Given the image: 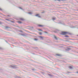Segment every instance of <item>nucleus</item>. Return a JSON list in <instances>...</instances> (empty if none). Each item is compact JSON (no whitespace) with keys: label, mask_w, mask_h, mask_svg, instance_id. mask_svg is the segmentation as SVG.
Here are the masks:
<instances>
[{"label":"nucleus","mask_w":78,"mask_h":78,"mask_svg":"<svg viewBox=\"0 0 78 78\" xmlns=\"http://www.w3.org/2000/svg\"><path fill=\"white\" fill-rule=\"evenodd\" d=\"M68 34L69 33L67 32L63 31L62 32L61 34H62V35H66Z\"/></svg>","instance_id":"nucleus-1"},{"label":"nucleus","mask_w":78,"mask_h":78,"mask_svg":"<svg viewBox=\"0 0 78 78\" xmlns=\"http://www.w3.org/2000/svg\"><path fill=\"white\" fill-rule=\"evenodd\" d=\"M54 38L55 40H58L59 38L58 37H57L55 36H54Z\"/></svg>","instance_id":"nucleus-2"},{"label":"nucleus","mask_w":78,"mask_h":78,"mask_svg":"<svg viewBox=\"0 0 78 78\" xmlns=\"http://www.w3.org/2000/svg\"><path fill=\"white\" fill-rule=\"evenodd\" d=\"M10 67L12 68L13 69H14V68H15V66H14V65H11L10 66Z\"/></svg>","instance_id":"nucleus-3"},{"label":"nucleus","mask_w":78,"mask_h":78,"mask_svg":"<svg viewBox=\"0 0 78 78\" xmlns=\"http://www.w3.org/2000/svg\"><path fill=\"white\" fill-rule=\"evenodd\" d=\"M21 35L23 36H27V34H21Z\"/></svg>","instance_id":"nucleus-4"},{"label":"nucleus","mask_w":78,"mask_h":78,"mask_svg":"<svg viewBox=\"0 0 78 78\" xmlns=\"http://www.w3.org/2000/svg\"><path fill=\"white\" fill-rule=\"evenodd\" d=\"M70 50V49L69 48H67V49L66 50V51H69Z\"/></svg>","instance_id":"nucleus-5"},{"label":"nucleus","mask_w":78,"mask_h":78,"mask_svg":"<svg viewBox=\"0 0 78 78\" xmlns=\"http://www.w3.org/2000/svg\"><path fill=\"white\" fill-rule=\"evenodd\" d=\"M35 16H37L38 17H39V18H40L41 16H39V14H37L35 15Z\"/></svg>","instance_id":"nucleus-6"},{"label":"nucleus","mask_w":78,"mask_h":78,"mask_svg":"<svg viewBox=\"0 0 78 78\" xmlns=\"http://www.w3.org/2000/svg\"><path fill=\"white\" fill-rule=\"evenodd\" d=\"M20 20H22V21H23V20H24V19H23V18H20Z\"/></svg>","instance_id":"nucleus-7"},{"label":"nucleus","mask_w":78,"mask_h":78,"mask_svg":"<svg viewBox=\"0 0 78 78\" xmlns=\"http://www.w3.org/2000/svg\"><path fill=\"white\" fill-rule=\"evenodd\" d=\"M56 20V18L55 17H53L52 18L53 20Z\"/></svg>","instance_id":"nucleus-8"},{"label":"nucleus","mask_w":78,"mask_h":78,"mask_svg":"<svg viewBox=\"0 0 78 78\" xmlns=\"http://www.w3.org/2000/svg\"><path fill=\"white\" fill-rule=\"evenodd\" d=\"M69 68L70 69H73V67L71 66H69Z\"/></svg>","instance_id":"nucleus-9"},{"label":"nucleus","mask_w":78,"mask_h":78,"mask_svg":"<svg viewBox=\"0 0 78 78\" xmlns=\"http://www.w3.org/2000/svg\"><path fill=\"white\" fill-rule=\"evenodd\" d=\"M9 28H10V27H5V29H9Z\"/></svg>","instance_id":"nucleus-10"},{"label":"nucleus","mask_w":78,"mask_h":78,"mask_svg":"<svg viewBox=\"0 0 78 78\" xmlns=\"http://www.w3.org/2000/svg\"><path fill=\"white\" fill-rule=\"evenodd\" d=\"M56 56H61V55L59 54H56Z\"/></svg>","instance_id":"nucleus-11"},{"label":"nucleus","mask_w":78,"mask_h":78,"mask_svg":"<svg viewBox=\"0 0 78 78\" xmlns=\"http://www.w3.org/2000/svg\"><path fill=\"white\" fill-rule=\"evenodd\" d=\"M38 27H44V26L42 25H38Z\"/></svg>","instance_id":"nucleus-12"},{"label":"nucleus","mask_w":78,"mask_h":78,"mask_svg":"<svg viewBox=\"0 0 78 78\" xmlns=\"http://www.w3.org/2000/svg\"><path fill=\"white\" fill-rule=\"evenodd\" d=\"M48 75H49V76H53V75H51L50 74H48Z\"/></svg>","instance_id":"nucleus-13"},{"label":"nucleus","mask_w":78,"mask_h":78,"mask_svg":"<svg viewBox=\"0 0 78 78\" xmlns=\"http://www.w3.org/2000/svg\"><path fill=\"white\" fill-rule=\"evenodd\" d=\"M18 22L19 23H20V24L22 23V22L20 21H18Z\"/></svg>","instance_id":"nucleus-14"},{"label":"nucleus","mask_w":78,"mask_h":78,"mask_svg":"<svg viewBox=\"0 0 78 78\" xmlns=\"http://www.w3.org/2000/svg\"><path fill=\"white\" fill-rule=\"evenodd\" d=\"M34 40L35 41H37V40H38V39H37V38H35V39H34Z\"/></svg>","instance_id":"nucleus-15"},{"label":"nucleus","mask_w":78,"mask_h":78,"mask_svg":"<svg viewBox=\"0 0 78 78\" xmlns=\"http://www.w3.org/2000/svg\"><path fill=\"white\" fill-rule=\"evenodd\" d=\"M19 8L20 9H22V10H23V8H22L21 7H19Z\"/></svg>","instance_id":"nucleus-16"},{"label":"nucleus","mask_w":78,"mask_h":78,"mask_svg":"<svg viewBox=\"0 0 78 78\" xmlns=\"http://www.w3.org/2000/svg\"><path fill=\"white\" fill-rule=\"evenodd\" d=\"M28 14H32V13L31 12H29L28 13Z\"/></svg>","instance_id":"nucleus-17"},{"label":"nucleus","mask_w":78,"mask_h":78,"mask_svg":"<svg viewBox=\"0 0 78 78\" xmlns=\"http://www.w3.org/2000/svg\"><path fill=\"white\" fill-rule=\"evenodd\" d=\"M65 37H69V36H67V35H66L65 36Z\"/></svg>","instance_id":"nucleus-18"},{"label":"nucleus","mask_w":78,"mask_h":78,"mask_svg":"<svg viewBox=\"0 0 78 78\" xmlns=\"http://www.w3.org/2000/svg\"><path fill=\"white\" fill-rule=\"evenodd\" d=\"M38 31H42V30L40 29H38Z\"/></svg>","instance_id":"nucleus-19"},{"label":"nucleus","mask_w":78,"mask_h":78,"mask_svg":"<svg viewBox=\"0 0 78 78\" xmlns=\"http://www.w3.org/2000/svg\"><path fill=\"white\" fill-rule=\"evenodd\" d=\"M39 37H40L41 39H43V37H42V36H40Z\"/></svg>","instance_id":"nucleus-20"},{"label":"nucleus","mask_w":78,"mask_h":78,"mask_svg":"<svg viewBox=\"0 0 78 78\" xmlns=\"http://www.w3.org/2000/svg\"><path fill=\"white\" fill-rule=\"evenodd\" d=\"M20 31L21 33H23V31L22 30H20Z\"/></svg>","instance_id":"nucleus-21"},{"label":"nucleus","mask_w":78,"mask_h":78,"mask_svg":"<svg viewBox=\"0 0 78 78\" xmlns=\"http://www.w3.org/2000/svg\"><path fill=\"white\" fill-rule=\"evenodd\" d=\"M44 33H46V34H48V32H47L45 31L44 32Z\"/></svg>","instance_id":"nucleus-22"},{"label":"nucleus","mask_w":78,"mask_h":78,"mask_svg":"<svg viewBox=\"0 0 78 78\" xmlns=\"http://www.w3.org/2000/svg\"><path fill=\"white\" fill-rule=\"evenodd\" d=\"M39 34H40V35H42V33L41 32Z\"/></svg>","instance_id":"nucleus-23"},{"label":"nucleus","mask_w":78,"mask_h":78,"mask_svg":"<svg viewBox=\"0 0 78 78\" xmlns=\"http://www.w3.org/2000/svg\"><path fill=\"white\" fill-rule=\"evenodd\" d=\"M32 70H33V71H34V70H35V69H32Z\"/></svg>","instance_id":"nucleus-24"},{"label":"nucleus","mask_w":78,"mask_h":78,"mask_svg":"<svg viewBox=\"0 0 78 78\" xmlns=\"http://www.w3.org/2000/svg\"><path fill=\"white\" fill-rule=\"evenodd\" d=\"M0 11H2V9H1V8H0Z\"/></svg>","instance_id":"nucleus-25"},{"label":"nucleus","mask_w":78,"mask_h":78,"mask_svg":"<svg viewBox=\"0 0 78 78\" xmlns=\"http://www.w3.org/2000/svg\"><path fill=\"white\" fill-rule=\"evenodd\" d=\"M0 24H2V23L1 22H0Z\"/></svg>","instance_id":"nucleus-26"},{"label":"nucleus","mask_w":78,"mask_h":78,"mask_svg":"<svg viewBox=\"0 0 78 78\" xmlns=\"http://www.w3.org/2000/svg\"><path fill=\"white\" fill-rule=\"evenodd\" d=\"M73 28H75V27L74 26H73Z\"/></svg>","instance_id":"nucleus-27"},{"label":"nucleus","mask_w":78,"mask_h":78,"mask_svg":"<svg viewBox=\"0 0 78 78\" xmlns=\"http://www.w3.org/2000/svg\"><path fill=\"white\" fill-rule=\"evenodd\" d=\"M7 17H10L9 15H8V16H7Z\"/></svg>","instance_id":"nucleus-28"},{"label":"nucleus","mask_w":78,"mask_h":78,"mask_svg":"<svg viewBox=\"0 0 78 78\" xmlns=\"http://www.w3.org/2000/svg\"><path fill=\"white\" fill-rule=\"evenodd\" d=\"M7 20H9L6 19Z\"/></svg>","instance_id":"nucleus-29"},{"label":"nucleus","mask_w":78,"mask_h":78,"mask_svg":"<svg viewBox=\"0 0 78 78\" xmlns=\"http://www.w3.org/2000/svg\"><path fill=\"white\" fill-rule=\"evenodd\" d=\"M58 2H60V1H61V0H58Z\"/></svg>","instance_id":"nucleus-30"},{"label":"nucleus","mask_w":78,"mask_h":78,"mask_svg":"<svg viewBox=\"0 0 78 78\" xmlns=\"http://www.w3.org/2000/svg\"><path fill=\"white\" fill-rule=\"evenodd\" d=\"M78 73V72L76 73Z\"/></svg>","instance_id":"nucleus-31"},{"label":"nucleus","mask_w":78,"mask_h":78,"mask_svg":"<svg viewBox=\"0 0 78 78\" xmlns=\"http://www.w3.org/2000/svg\"><path fill=\"white\" fill-rule=\"evenodd\" d=\"M32 28H33V27H32Z\"/></svg>","instance_id":"nucleus-32"},{"label":"nucleus","mask_w":78,"mask_h":78,"mask_svg":"<svg viewBox=\"0 0 78 78\" xmlns=\"http://www.w3.org/2000/svg\"><path fill=\"white\" fill-rule=\"evenodd\" d=\"M68 73H70L69 72H68Z\"/></svg>","instance_id":"nucleus-33"},{"label":"nucleus","mask_w":78,"mask_h":78,"mask_svg":"<svg viewBox=\"0 0 78 78\" xmlns=\"http://www.w3.org/2000/svg\"><path fill=\"white\" fill-rule=\"evenodd\" d=\"M44 12H43L42 13H43Z\"/></svg>","instance_id":"nucleus-34"},{"label":"nucleus","mask_w":78,"mask_h":78,"mask_svg":"<svg viewBox=\"0 0 78 78\" xmlns=\"http://www.w3.org/2000/svg\"><path fill=\"white\" fill-rule=\"evenodd\" d=\"M55 33H56V32H55Z\"/></svg>","instance_id":"nucleus-35"}]
</instances>
